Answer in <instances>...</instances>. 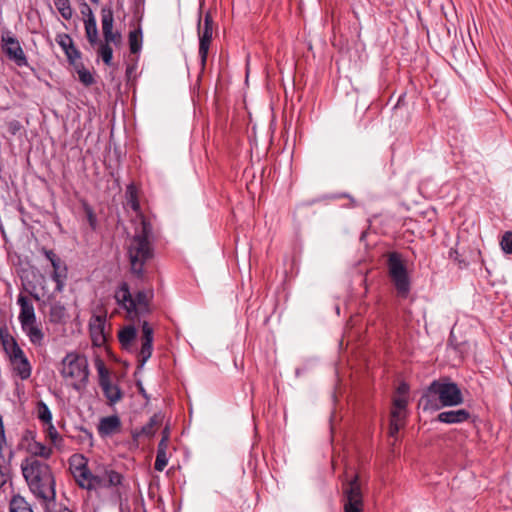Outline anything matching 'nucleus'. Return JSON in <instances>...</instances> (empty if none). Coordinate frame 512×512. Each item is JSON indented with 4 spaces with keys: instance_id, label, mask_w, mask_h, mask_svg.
<instances>
[{
    "instance_id": "nucleus-1",
    "label": "nucleus",
    "mask_w": 512,
    "mask_h": 512,
    "mask_svg": "<svg viewBox=\"0 0 512 512\" xmlns=\"http://www.w3.org/2000/svg\"><path fill=\"white\" fill-rule=\"evenodd\" d=\"M22 475L30 491L43 501L54 500L56 481L52 468L46 462L26 457L21 462Z\"/></svg>"
},
{
    "instance_id": "nucleus-2",
    "label": "nucleus",
    "mask_w": 512,
    "mask_h": 512,
    "mask_svg": "<svg viewBox=\"0 0 512 512\" xmlns=\"http://www.w3.org/2000/svg\"><path fill=\"white\" fill-rule=\"evenodd\" d=\"M464 401L461 389L449 378L433 380L423 391L418 406L423 411H438L443 407L461 405Z\"/></svg>"
},
{
    "instance_id": "nucleus-3",
    "label": "nucleus",
    "mask_w": 512,
    "mask_h": 512,
    "mask_svg": "<svg viewBox=\"0 0 512 512\" xmlns=\"http://www.w3.org/2000/svg\"><path fill=\"white\" fill-rule=\"evenodd\" d=\"M153 298V289L139 290L133 296L127 282H121L114 292L117 305L125 310L127 318L133 321L151 313Z\"/></svg>"
},
{
    "instance_id": "nucleus-4",
    "label": "nucleus",
    "mask_w": 512,
    "mask_h": 512,
    "mask_svg": "<svg viewBox=\"0 0 512 512\" xmlns=\"http://www.w3.org/2000/svg\"><path fill=\"white\" fill-rule=\"evenodd\" d=\"M152 234L151 225L142 221L141 231L134 235L128 247L131 272L139 279L144 277V266L154 256L149 238Z\"/></svg>"
},
{
    "instance_id": "nucleus-5",
    "label": "nucleus",
    "mask_w": 512,
    "mask_h": 512,
    "mask_svg": "<svg viewBox=\"0 0 512 512\" xmlns=\"http://www.w3.org/2000/svg\"><path fill=\"white\" fill-rule=\"evenodd\" d=\"M61 376L69 381L70 385L76 391L80 392L86 389L89 383V364L85 355L77 352H69L61 361L59 369Z\"/></svg>"
},
{
    "instance_id": "nucleus-6",
    "label": "nucleus",
    "mask_w": 512,
    "mask_h": 512,
    "mask_svg": "<svg viewBox=\"0 0 512 512\" xmlns=\"http://www.w3.org/2000/svg\"><path fill=\"white\" fill-rule=\"evenodd\" d=\"M387 267L397 295L403 299L407 298L411 291V280L401 255L397 252L389 253Z\"/></svg>"
},
{
    "instance_id": "nucleus-7",
    "label": "nucleus",
    "mask_w": 512,
    "mask_h": 512,
    "mask_svg": "<svg viewBox=\"0 0 512 512\" xmlns=\"http://www.w3.org/2000/svg\"><path fill=\"white\" fill-rule=\"evenodd\" d=\"M3 348L13 366L14 373L21 380H27L31 376L32 367L17 341L13 337L3 339Z\"/></svg>"
},
{
    "instance_id": "nucleus-8",
    "label": "nucleus",
    "mask_w": 512,
    "mask_h": 512,
    "mask_svg": "<svg viewBox=\"0 0 512 512\" xmlns=\"http://www.w3.org/2000/svg\"><path fill=\"white\" fill-rule=\"evenodd\" d=\"M88 458L81 453H74L68 459L69 472L76 485L83 490L93 491L91 484L93 473L88 466Z\"/></svg>"
},
{
    "instance_id": "nucleus-9",
    "label": "nucleus",
    "mask_w": 512,
    "mask_h": 512,
    "mask_svg": "<svg viewBox=\"0 0 512 512\" xmlns=\"http://www.w3.org/2000/svg\"><path fill=\"white\" fill-rule=\"evenodd\" d=\"M95 367L98 372L99 385L107 398L109 405H114L119 402L123 393L118 385H113L110 380V371L106 367L104 361L101 358H96Z\"/></svg>"
},
{
    "instance_id": "nucleus-10",
    "label": "nucleus",
    "mask_w": 512,
    "mask_h": 512,
    "mask_svg": "<svg viewBox=\"0 0 512 512\" xmlns=\"http://www.w3.org/2000/svg\"><path fill=\"white\" fill-rule=\"evenodd\" d=\"M213 34V18L210 12H207L202 19L201 15L198 19V36H199V56L204 66L207 61L209 47Z\"/></svg>"
},
{
    "instance_id": "nucleus-11",
    "label": "nucleus",
    "mask_w": 512,
    "mask_h": 512,
    "mask_svg": "<svg viewBox=\"0 0 512 512\" xmlns=\"http://www.w3.org/2000/svg\"><path fill=\"white\" fill-rule=\"evenodd\" d=\"M344 512H361L363 497L358 475H355L344 487Z\"/></svg>"
},
{
    "instance_id": "nucleus-12",
    "label": "nucleus",
    "mask_w": 512,
    "mask_h": 512,
    "mask_svg": "<svg viewBox=\"0 0 512 512\" xmlns=\"http://www.w3.org/2000/svg\"><path fill=\"white\" fill-rule=\"evenodd\" d=\"M1 47L8 59L14 61L19 67L28 64L25 53L19 41L9 33L1 36Z\"/></svg>"
},
{
    "instance_id": "nucleus-13",
    "label": "nucleus",
    "mask_w": 512,
    "mask_h": 512,
    "mask_svg": "<svg viewBox=\"0 0 512 512\" xmlns=\"http://www.w3.org/2000/svg\"><path fill=\"white\" fill-rule=\"evenodd\" d=\"M142 345L139 353L138 368H142L152 355L153 351V328L147 321L142 323Z\"/></svg>"
},
{
    "instance_id": "nucleus-14",
    "label": "nucleus",
    "mask_w": 512,
    "mask_h": 512,
    "mask_svg": "<svg viewBox=\"0 0 512 512\" xmlns=\"http://www.w3.org/2000/svg\"><path fill=\"white\" fill-rule=\"evenodd\" d=\"M55 41L64 51L68 62L72 65H76V61L81 58V53L75 47L71 36L66 33L57 34Z\"/></svg>"
},
{
    "instance_id": "nucleus-15",
    "label": "nucleus",
    "mask_w": 512,
    "mask_h": 512,
    "mask_svg": "<svg viewBox=\"0 0 512 512\" xmlns=\"http://www.w3.org/2000/svg\"><path fill=\"white\" fill-rule=\"evenodd\" d=\"M53 271L51 273V279L55 282L54 292L61 293L65 287V282L68 276V269L65 262L58 257L51 262Z\"/></svg>"
},
{
    "instance_id": "nucleus-16",
    "label": "nucleus",
    "mask_w": 512,
    "mask_h": 512,
    "mask_svg": "<svg viewBox=\"0 0 512 512\" xmlns=\"http://www.w3.org/2000/svg\"><path fill=\"white\" fill-rule=\"evenodd\" d=\"M17 303L20 306V313L18 316L20 324L26 325L29 322H36L35 310L31 300L27 296L19 294Z\"/></svg>"
},
{
    "instance_id": "nucleus-17",
    "label": "nucleus",
    "mask_w": 512,
    "mask_h": 512,
    "mask_svg": "<svg viewBox=\"0 0 512 512\" xmlns=\"http://www.w3.org/2000/svg\"><path fill=\"white\" fill-rule=\"evenodd\" d=\"M90 334L93 345L101 347L106 342L105 318L94 316L90 322Z\"/></svg>"
},
{
    "instance_id": "nucleus-18",
    "label": "nucleus",
    "mask_w": 512,
    "mask_h": 512,
    "mask_svg": "<svg viewBox=\"0 0 512 512\" xmlns=\"http://www.w3.org/2000/svg\"><path fill=\"white\" fill-rule=\"evenodd\" d=\"M121 429V420L117 415H111L100 419L97 430L101 437L111 436Z\"/></svg>"
},
{
    "instance_id": "nucleus-19",
    "label": "nucleus",
    "mask_w": 512,
    "mask_h": 512,
    "mask_svg": "<svg viewBox=\"0 0 512 512\" xmlns=\"http://www.w3.org/2000/svg\"><path fill=\"white\" fill-rule=\"evenodd\" d=\"M54 293L47 294L44 292L43 296L47 295L45 303H48L50 306V321L52 323H62L66 317V308L61 302L55 300Z\"/></svg>"
},
{
    "instance_id": "nucleus-20",
    "label": "nucleus",
    "mask_w": 512,
    "mask_h": 512,
    "mask_svg": "<svg viewBox=\"0 0 512 512\" xmlns=\"http://www.w3.org/2000/svg\"><path fill=\"white\" fill-rule=\"evenodd\" d=\"M471 414L466 409L449 410L438 414L437 421L445 424H460L468 421Z\"/></svg>"
},
{
    "instance_id": "nucleus-21",
    "label": "nucleus",
    "mask_w": 512,
    "mask_h": 512,
    "mask_svg": "<svg viewBox=\"0 0 512 512\" xmlns=\"http://www.w3.org/2000/svg\"><path fill=\"white\" fill-rule=\"evenodd\" d=\"M26 451L29 454L28 457L37 458L40 457L42 459L48 460L53 455V448L45 445L42 442L37 440L30 441L26 445Z\"/></svg>"
},
{
    "instance_id": "nucleus-22",
    "label": "nucleus",
    "mask_w": 512,
    "mask_h": 512,
    "mask_svg": "<svg viewBox=\"0 0 512 512\" xmlns=\"http://www.w3.org/2000/svg\"><path fill=\"white\" fill-rule=\"evenodd\" d=\"M162 421L161 414H154L148 421L146 425H144L140 430L132 431V438L134 441H138L141 436L152 437L156 432V427L160 425Z\"/></svg>"
},
{
    "instance_id": "nucleus-23",
    "label": "nucleus",
    "mask_w": 512,
    "mask_h": 512,
    "mask_svg": "<svg viewBox=\"0 0 512 512\" xmlns=\"http://www.w3.org/2000/svg\"><path fill=\"white\" fill-rule=\"evenodd\" d=\"M85 7L88 9V18L84 21L85 25V33L88 42L94 46L98 43V29L95 17L92 13L91 8L88 5H85Z\"/></svg>"
},
{
    "instance_id": "nucleus-24",
    "label": "nucleus",
    "mask_w": 512,
    "mask_h": 512,
    "mask_svg": "<svg viewBox=\"0 0 512 512\" xmlns=\"http://www.w3.org/2000/svg\"><path fill=\"white\" fill-rule=\"evenodd\" d=\"M23 332L27 335L30 342L36 346H40L44 340V333L40 326L36 322L27 323L26 325H21Z\"/></svg>"
},
{
    "instance_id": "nucleus-25",
    "label": "nucleus",
    "mask_w": 512,
    "mask_h": 512,
    "mask_svg": "<svg viewBox=\"0 0 512 512\" xmlns=\"http://www.w3.org/2000/svg\"><path fill=\"white\" fill-rule=\"evenodd\" d=\"M45 435L46 439L50 441L51 445L56 448L58 451H62L65 445L64 438L58 433L54 424L48 423L45 424Z\"/></svg>"
},
{
    "instance_id": "nucleus-26",
    "label": "nucleus",
    "mask_w": 512,
    "mask_h": 512,
    "mask_svg": "<svg viewBox=\"0 0 512 512\" xmlns=\"http://www.w3.org/2000/svg\"><path fill=\"white\" fill-rule=\"evenodd\" d=\"M137 330L133 325H128L122 328L118 333V340L121 347L125 350H129L133 341L136 339Z\"/></svg>"
},
{
    "instance_id": "nucleus-27",
    "label": "nucleus",
    "mask_w": 512,
    "mask_h": 512,
    "mask_svg": "<svg viewBox=\"0 0 512 512\" xmlns=\"http://www.w3.org/2000/svg\"><path fill=\"white\" fill-rule=\"evenodd\" d=\"M9 512H34L30 503L19 495L15 494L12 496L9 502Z\"/></svg>"
},
{
    "instance_id": "nucleus-28",
    "label": "nucleus",
    "mask_w": 512,
    "mask_h": 512,
    "mask_svg": "<svg viewBox=\"0 0 512 512\" xmlns=\"http://www.w3.org/2000/svg\"><path fill=\"white\" fill-rule=\"evenodd\" d=\"M142 30L140 27L129 32V47L133 54L140 52L142 48Z\"/></svg>"
},
{
    "instance_id": "nucleus-29",
    "label": "nucleus",
    "mask_w": 512,
    "mask_h": 512,
    "mask_svg": "<svg viewBox=\"0 0 512 512\" xmlns=\"http://www.w3.org/2000/svg\"><path fill=\"white\" fill-rule=\"evenodd\" d=\"M104 476L106 477V487H118L122 485L123 482V475L113 469H110L108 467L104 468Z\"/></svg>"
},
{
    "instance_id": "nucleus-30",
    "label": "nucleus",
    "mask_w": 512,
    "mask_h": 512,
    "mask_svg": "<svg viewBox=\"0 0 512 512\" xmlns=\"http://www.w3.org/2000/svg\"><path fill=\"white\" fill-rule=\"evenodd\" d=\"M114 23L113 10L111 7L104 6L101 9L102 32L112 31Z\"/></svg>"
},
{
    "instance_id": "nucleus-31",
    "label": "nucleus",
    "mask_w": 512,
    "mask_h": 512,
    "mask_svg": "<svg viewBox=\"0 0 512 512\" xmlns=\"http://www.w3.org/2000/svg\"><path fill=\"white\" fill-rule=\"evenodd\" d=\"M58 12L65 20H70L73 15V9L69 0H54Z\"/></svg>"
},
{
    "instance_id": "nucleus-32",
    "label": "nucleus",
    "mask_w": 512,
    "mask_h": 512,
    "mask_svg": "<svg viewBox=\"0 0 512 512\" xmlns=\"http://www.w3.org/2000/svg\"><path fill=\"white\" fill-rule=\"evenodd\" d=\"M37 417L44 425L52 422V413L43 401L37 403Z\"/></svg>"
},
{
    "instance_id": "nucleus-33",
    "label": "nucleus",
    "mask_w": 512,
    "mask_h": 512,
    "mask_svg": "<svg viewBox=\"0 0 512 512\" xmlns=\"http://www.w3.org/2000/svg\"><path fill=\"white\" fill-rule=\"evenodd\" d=\"M126 194L128 204L130 205L132 210L138 211L140 209V204L138 201L137 189L133 184L127 186Z\"/></svg>"
},
{
    "instance_id": "nucleus-34",
    "label": "nucleus",
    "mask_w": 512,
    "mask_h": 512,
    "mask_svg": "<svg viewBox=\"0 0 512 512\" xmlns=\"http://www.w3.org/2000/svg\"><path fill=\"white\" fill-rule=\"evenodd\" d=\"M98 54L106 65L110 66L112 64L113 50L110 45L107 43H101L98 49Z\"/></svg>"
},
{
    "instance_id": "nucleus-35",
    "label": "nucleus",
    "mask_w": 512,
    "mask_h": 512,
    "mask_svg": "<svg viewBox=\"0 0 512 512\" xmlns=\"http://www.w3.org/2000/svg\"><path fill=\"white\" fill-rule=\"evenodd\" d=\"M77 73L79 80L85 86H91L95 83L93 75L90 73V71L84 68L83 64L80 65V68H77Z\"/></svg>"
},
{
    "instance_id": "nucleus-36",
    "label": "nucleus",
    "mask_w": 512,
    "mask_h": 512,
    "mask_svg": "<svg viewBox=\"0 0 512 512\" xmlns=\"http://www.w3.org/2000/svg\"><path fill=\"white\" fill-rule=\"evenodd\" d=\"M83 209L86 214V218L89 223V226L91 227L92 230H95L97 227V217H96V214L94 213L93 208L89 204L84 203Z\"/></svg>"
},
{
    "instance_id": "nucleus-37",
    "label": "nucleus",
    "mask_w": 512,
    "mask_h": 512,
    "mask_svg": "<svg viewBox=\"0 0 512 512\" xmlns=\"http://www.w3.org/2000/svg\"><path fill=\"white\" fill-rule=\"evenodd\" d=\"M500 246L507 254H512V231H507L503 234Z\"/></svg>"
},
{
    "instance_id": "nucleus-38",
    "label": "nucleus",
    "mask_w": 512,
    "mask_h": 512,
    "mask_svg": "<svg viewBox=\"0 0 512 512\" xmlns=\"http://www.w3.org/2000/svg\"><path fill=\"white\" fill-rule=\"evenodd\" d=\"M168 460L169 459L166 452H157L154 463V469L156 471L162 472L164 468L167 466Z\"/></svg>"
},
{
    "instance_id": "nucleus-39",
    "label": "nucleus",
    "mask_w": 512,
    "mask_h": 512,
    "mask_svg": "<svg viewBox=\"0 0 512 512\" xmlns=\"http://www.w3.org/2000/svg\"><path fill=\"white\" fill-rule=\"evenodd\" d=\"M407 417V411L393 409L390 412V421L395 423L405 424V419Z\"/></svg>"
},
{
    "instance_id": "nucleus-40",
    "label": "nucleus",
    "mask_w": 512,
    "mask_h": 512,
    "mask_svg": "<svg viewBox=\"0 0 512 512\" xmlns=\"http://www.w3.org/2000/svg\"><path fill=\"white\" fill-rule=\"evenodd\" d=\"M103 36L105 43L108 45L109 43L118 44L121 41V34L119 32H113V30L103 33Z\"/></svg>"
},
{
    "instance_id": "nucleus-41",
    "label": "nucleus",
    "mask_w": 512,
    "mask_h": 512,
    "mask_svg": "<svg viewBox=\"0 0 512 512\" xmlns=\"http://www.w3.org/2000/svg\"><path fill=\"white\" fill-rule=\"evenodd\" d=\"M91 484L93 485V491L98 488H107L106 477L93 473Z\"/></svg>"
},
{
    "instance_id": "nucleus-42",
    "label": "nucleus",
    "mask_w": 512,
    "mask_h": 512,
    "mask_svg": "<svg viewBox=\"0 0 512 512\" xmlns=\"http://www.w3.org/2000/svg\"><path fill=\"white\" fill-rule=\"evenodd\" d=\"M408 399L405 396H398L393 399V409L407 411Z\"/></svg>"
},
{
    "instance_id": "nucleus-43",
    "label": "nucleus",
    "mask_w": 512,
    "mask_h": 512,
    "mask_svg": "<svg viewBox=\"0 0 512 512\" xmlns=\"http://www.w3.org/2000/svg\"><path fill=\"white\" fill-rule=\"evenodd\" d=\"M5 446H6L5 429H4L2 416L0 415V453L3 452Z\"/></svg>"
},
{
    "instance_id": "nucleus-44",
    "label": "nucleus",
    "mask_w": 512,
    "mask_h": 512,
    "mask_svg": "<svg viewBox=\"0 0 512 512\" xmlns=\"http://www.w3.org/2000/svg\"><path fill=\"white\" fill-rule=\"evenodd\" d=\"M404 426V424H401V423H395V422H391L390 421V424H389V435L391 437H395L397 435V433L399 432V430Z\"/></svg>"
},
{
    "instance_id": "nucleus-45",
    "label": "nucleus",
    "mask_w": 512,
    "mask_h": 512,
    "mask_svg": "<svg viewBox=\"0 0 512 512\" xmlns=\"http://www.w3.org/2000/svg\"><path fill=\"white\" fill-rule=\"evenodd\" d=\"M449 258L453 260L454 262H457L460 266L464 264L466 266V263L460 258V255L456 249H450L449 251Z\"/></svg>"
},
{
    "instance_id": "nucleus-46",
    "label": "nucleus",
    "mask_w": 512,
    "mask_h": 512,
    "mask_svg": "<svg viewBox=\"0 0 512 512\" xmlns=\"http://www.w3.org/2000/svg\"><path fill=\"white\" fill-rule=\"evenodd\" d=\"M168 443H169L168 436L163 435V437H161V440L158 443L157 452H166L167 453Z\"/></svg>"
},
{
    "instance_id": "nucleus-47",
    "label": "nucleus",
    "mask_w": 512,
    "mask_h": 512,
    "mask_svg": "<svg viewBox=\"0 0 512 512\" xmlns=\"http://www.w3.org/2000/svg\"><path fill=\"white\" fill-rule=\"evenodd\" d=\"M22 440L27 444L30 441L36 440V432L33 430H26L23 434Z\"/></svg>"
},
{
    "instance_id": "nucleus-48",
    "label": "nucleus",
    "mask_w": 512,
    "mask_h": 512,
    "mask_svg": "<svg viewBox=\"0 0 512 512\" xmlns=\"http://www.w3.org/2000/svg\"><path fill=\"white\" fill-rule=\"evenodd\" d=\"M42 252L50 263L59 257L53 250L50 249L43 248Z\"/></svg>"
},
{
    "instance_id": "nucleus-49",
    "label": "nucleus",
    "mask_w": 512,
    "mask_h": 512,
    "mask_svg": "<svg viewBox=\"0 0 512 512\" xmlns=\"http://www.w3.org/2000/svg\"><path fill=\"white\" fill-rule=\"evenodd\" d=\"M409 392V386L408 384L402 382L397 387V393L400 394V396H405Z\"/></svg>"
},
{
    "instance_id": "nucleus-50",
    "label": "nucleus",
    "mask_w": 512,
    "mask_h": 512,
    "mask_svg": "<svg viewBox=\"0 0 512 512\" xmlns=\"http://www.w3.org/2000/svg\"><path fill=\"white\" fill-rule=\"evenodd\" d=\"M20 124L18 121H13L10 123V128L12 129L13 133L19 128Z\"/></svg>"
},
{
    "instance_id": "nucleus-51",
    "label": "nucleus",
    "mask_w": 512,
    "mask_h": 512,
    "mask_svg": "<svg viewBox=\"0 0 512 512\" xmlns=\"http://www.w3.org/2000/svg\"><path fill=\"white\" fill-rule=\"evenodd\" d=\"M85 5H87L86 3H84L81 7V13L84 14V15H87L88 16V9L85 7Z\"/></svg>"
},
{
    "instance_id": "nucleus-52",
    "label": "nucleus",
    "mask_w": 512,
    "mask_h": 512,
    "mask_svg": "<svg viewBox=\"0 0 512 512\" xmlns=\"http://www.w3.org/2000/svg\"><path fill=\"white\" fill-rule=\"evenodd\" d=\"M163 435H167L168 436V439L170 438V431H169V428L168 427H165L162 431V436Z\"/></svg>"
},
{
    "instance_id": "nucleus-53",
    "label": "nucleus",
    "mask_w": 512,
    "mask_h": 512,
    "mask_svg": "<svg viewBox=\"0 0 512 512\" xmlns=\"http://www.w3.org/2000/svg\"><path fill=\"white\" fill-rule=\"evenodd\" d=\"M59 512H73L72 510H70L69 508L67 507H63L59 510Z\"/></svg>"
},
{
    "instance_id": "nucleus-54",
    "label": "nucleus",
    "mask_w": 512,
    "mask_h": 512,
    "mask_svg": "<svg viewBox=\"0 0 512 512\" xmlns=\"http://www.w3.org/2000/svg\"><path fill=\"white\" fill-rule=\"evenodd\" d=\"M140 392H141V394H143V396L145 398H147V395H146V393H145V391H144V389L142 387H140Z\"/></svg>"
},
{
    "instance_id": "nucleus-55",
    "label": "nucleus",
    "mask_w": 512,
    "mask_h": 512,
    "mask_svg": "<svg viewBox=\"0 0 512 512\" xmlns=\"http://www.w3.org/2000/svg\"><path fill=\"white\" fill-rule=\"evenodd\" d=\"M93 4H98L99 0H90Z\"/></svg>"
},
{
    "instance_id": "nucleus-56",
    "label": "nucleus",
    "mask_w": 512,
    "mask_h": 512,
    "mask_svg": "<svg viewBox=\"0 0 512 512\" xmlns=\"http://www.w3.org/2000/svg\"><path fill=\"white\" fill-rule=\"evenodd\" d=\"M84 431L87 433V435H88L90 438H92V434H91L89 431H87V430H84Z\"/></svg>"
},
{
    "instance_id": "nucleus-57",
    "label": "nucleus",
    "mask_w": 512,
    "mask_h": 512,
    "mask_svg": "<svg viewBox=\"0 0 512 512\" xmlns=\"http://www.w3.org/2000/svg\"><path fill=\"white\" fill-rule=\"evenodd\" d=\"M0 336H1L2 340L5 339L1 329H0Z\"/></svg>"
}]
</instances>
